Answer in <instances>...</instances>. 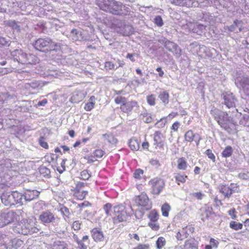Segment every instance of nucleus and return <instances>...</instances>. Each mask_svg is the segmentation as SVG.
Wrapping results in <instances>:
<instances>
[{"mask_svg":"<svg viewBox=\"0 0 249 249\" xmlns=\"http://www.w3.org/2000/svg\"><path fill=\"white\" fill-rule=\"evenodd\" d=\"M103 209L106 215L111 217L114 224L127 221L132 215V207L123 204L112 206L111 203H107L104 205Z\"/></svg>","mask_w":249,"mask_h":249,"instance_id":"f257e3e1","label":"nucleus"},{"mask_svg":"<svg viewBox=\"0 0 249 249\" xmlns=\"http://www.w3.org/2000/svg\"><path fill=\"white\" fill-rule=\"evenodd\" d=\"M97 4L100 9L114 15H126L130 11L128 7L115 0H98Z\"/></svg>","mask_w":249,"mask_h":249,"instance_id":"f03ea898","label":"nucleus"},{"mask_svg":"<svg viewBox=\"0 0 249 249\" xmlns=\"http://www.w3.org/2000/svg\"><path fill=\"white\" fill-rule=\"evenodd\" d=\"M33 46L36 50L45 53L60 51L62 47L61 43L55 42L48 37L38 38L33 43Z\"/></svg>","mask_w":249,"mask_h":249,"instance_id":"7ed1b4c3","label":"nucleus"},{"mask_svg":"<svg viewBox=\"0 0 249 249\" xmlns=\"http://www.w3.org/2000/svg\"><path fill=\"white\" fill-rule=\"evenodd\" d=\"M12 55L15 60L22 65H34L38 62V57L33 54H28L21 49L14 51Z\"/></svg>","mask_w":249,"mask_h":249,"instance_id":"20e7f679","label":"nucleus"},{"mask_svg":"<svg viewBox=\"0 0 249 249\" xmlns=\"http://www.w3.org/2000/svg\"><path fill=\"white\" fill-rule=\"evenodd\" d=\"M115 103L120 104V109L122 112L126 114H129L135 107H139L138 102L134 100L128 101L127 99L123 96H117L114 100Z\"/></svg>","mask_w":249,"mask_h":249,"instance_id":"39448f33","label":"nucleus"},{"mask_svg":"<svg viewBox=\"0 0 249 249\" xmlns=\"http://www.w3.org/2000/svg\"><path fill=\"white\" fill-rule=\"evenodd\" d=\"M135 202L137 206L140 207L144 211L150 210L152 207V203L145 193H142L136 196Z\"/></svg>","mask_w":249,"mask_h":249,"instance_id":"423d86ee","label":"nucleus"},{"mask_svg":"<svg viewBox=\"0 0 249 249\" xmlns=\"http://www.w3.org/2000/svg\"><path fill=\"white\" fill-rule=\"evenodd\" d=\"M165 137L160 131H156L153 134V146L158 151L164 150Z\"/></svg>","mask_w":249,"mask_h":249,"instance_id":"0eeeda50","label":"nucleus"},{"mask_svg":"<svg viewBox=\"0 0 249 249\" xmlns=\"http://www.w3.org/2000/svg\"><path fill=\"white\" fill-rule=\"evenodd\" d=\"M195 228L192 225H188L179 229L175 237L178 241H183L187 238L190 234L194 233Z\"/></svg>","mask_w":249,"mask_h":249,"instance_id":"6e6552de","label":"nucleus"},{"mask_svg":"<svg viewBox=\"0 0 249 249\" xmlns=\"http://www.w3.org/2000/svg\"><path fill=\"white\" fill-rule=\"evenodd\" d=\"M149 184L152 187V193L156 195H158L160 193L165 186L163 180L158 178L151 179L149 181Z\"/></svg>","mask_w":249,"mask_h":249,"instance_id":"1a4fd4ad","label":"nucleus"},{"mask_svg":"<svg viewBox=\"0 0 249 249\" xmlns=\"http://www.w3.org/2000/svg\"><path fill=\"white\" fill-rule=\"evenodd\" d=\"M238 88L242 89L244 93L249 96V76L244 75L237 78L235 82Z\"/></svg>","mask_w":249,"mask_h":249,"instance_id":"9d476101","label":"nucleus"},{"mask_svg":"<svg viewBox=\"0 0 249 249\" xmlns=\"http://www.w3.org/2000/svg\"><path fill=\"white\" fill-rule=\"evenodd\" d=\"M86 183L78 182L73 190V196L78 200H83L87 196L88 191H84L82 189L85 186Z\"/></svg>","mask_w":249,"mask_h":249,"instance_id":"9b49d317","label":"nucleus"},{"mask_svg":"<svg viewBox=\"0 0 249 249\" xmlns=\"http://www.w3.org/2000/svg\"><path fill=\"white\" fill-rule=\"evenodd\" d=\"M221 98L223 100L222 104H224L228 108L235 107L236 99L231 92L227 91L223 93L221 95Z\"/></svg>","mask_w":249,"mask_h":249,"instance_id":"f8f14e48","label":"nucleus"},{"mask_svg":"<svg viewBox=\"0 0 249 249\" xmlns=\"http://www.w3.org/2000/svg\"><path fill=\"white\" fill-rule=\"evenodd\" d=\"M21 226V232L24 235L31 234L38 231V229L35 227H33L28 220H24L21 222L20 224Z\"/></svg>","mask_w":249,"mask_h":249,"instance_id":"ddd939ff","label":"nucleus"},{"mask_svg":"<svg viewBox=\"0 0 249 249\" xmlns=\"http://www.w3.org/2000/svg\"><path fill=\"white\" fill-rule=\"evenodd\" d=\"M14 213L8 212L0 213V228L3 227L9 223H12L14 219Z\"/></svg>","mask_w":249,"mask_h":249,"instance_id":"4468645a","label":"nucleus"},{"mask_svg":"<svg viewBox=\"0 0 249 249\" xmlns=\"http://www.w3.org/2000/svg\"><path fill=\"white\" fill-rule=\"evenodd\" d=\"M39 220L43 224L53 222L55 220L54 214L50 211H46L41 213L39 216Z\"/></svg>","mask_w":249,"mask_h":249,"instance_id":"2eb2a0df","label":"nucleus"},{"mask_svg":"<svg viewBox=\"0 0 249 249\" xmlns=\"http://www.w3.org/2000/svg\"><path fill=\"white\" fill-rule=\"evenodd\" d=\"M1 200L3 204L7 206L15 205V201L13 198L11 192H4L1 196Z\"/></svg>","mask_w":249,"mask_h":249,"instance_id":"dca6fc26","label":"nucleus"},{"mask_svg":"<svg viewBox=\"0 0 249 249\" xmlns=\"http://www.w3.org/2000/svg\"><path fill=\"white\" fill-rule=\"evenodd\" d=\"M91 236L94 241L96 242H101L104 239L103 232L97 228L93 229L91 231Z\"/></svg>","mask_w":249,"mask_h":249,"instance_id":"f3484780","label":"nucleus"},{"mask_svg":"<svg viewBox=\"0 0 249 249\" xmlns=\"http://www.w3.org/2000/svg\"><path fill=\"white\" fill-rule=\"evenodd\" d=\"M174 177L178 185L185 183L188 179V176L185 173L181 172L174 173Z\"/></svg>","mask_w":249,"mask_h":249,"instance_id":"a211bd4d","label":"nucleus"},{"mask_svg":"<svg viewBox=\"0 0 249 249\" xmlns=\"http://www.w3.org/2000/svg\"><path fill=\"white\" fill-rule=\"evenodd\" d=\"M39 194V192L36 190H28L24 193L23 197L26 201H30L37 198Z\"/></svg>","mask_w":249,"mask_h":249,"instance_id":"6ab92c4d","label":"nucleus"},{"mask_svg":"<svg viewBox=\"0 0 249 249\" xmlns=\"http://www.w3.org/2000/svg\"><path fill=\"white\" fill-rule=\"evenodd\" d=\"M243 23L241 20L236 19L234 21L233 24L229 27V30L235 33L240 32L242 30Z\"/></svg>","mask_w":249,"mask_h":249,"instance_id":"aec40b11","label":"nucleus"},{"mask_svg":"<svg viewBox=\"0 0 249 249\" xmlns=\"http://www.w3.org/2000/svg\"><path fill=\"white\" fill-rule=\"evenodd\" d=\"M75 241L80 249H87L89 242V237L88 235L84 236L81 240H80L76 237Z\"/></svg>","mask_w":249,"mask_h":249,"instance_id":"412c9836","label":"nucleus"},{"mask_svg":"<svg viewBox=\"0 0 249 249\" xmlns=\"http://www.w3.org/2000/svg\"><path fill=\"white\" fill-rule=\"evenodd\" d=\"M177 168L179 170L185 171L188 167V164L184 157L179 158L177 160Z\"/></svg>","mask_w":249,"mask_h":249,"instance_id":"4be33fe9","label":"nucleus"},{"mask_svg":"<svg viewBox=\"0 0 249 249\" xmlns=\"http://www.w3.org/2000/svg\"><path fill=\"white\" fill-rule=\"evenodd\" d=\"M12 194L13 195V198L15 201V205L18 204L21 205L22 204L23 195L18 191L12 192Z\"/></svg>","mask_w":249,"mask_h":249,"instance_id":"5701e85b","label":"nucleus"},{"mask_svg":"<svg viewBox=\"0 0 249 249\" xmlns=\"http://www.w3.org/2000/svg\"><path fill=\"white\" fill-rule=\"evenodd\" d=\"M129 146L132 151H138L140 148V143L138 141L132 138L129 141Z\"/></svg>","mask_w":249,"mask_h":249,"instance_id":"b1692460","label":"nucleus"},{"mask_svg":"<svg viewBox=\"0 0 249 249\" xmlns=\"http://www.w3.org/2000/svg\"><path fill=\"white\" fill-rule=\"evenodd\" d=\"M171 210V206L167 202L164 203L161 207L162 215L165 217H168L169 212Z\"/></svg>","mask_w":249,"mask_h":249,"instance_id":"393cba45","label":"nucleus"},{"mask_svg":"<svg viewBox=\"0 0 249 249\" xmlns=\"http://www.w3.org/2000/svg\"><path fill=\"white\" fill-rule=\"evenodd\" d=\"M95 97L94 96H91L89 98V102L87 103L84 107V109L87 111L91 110L95 106Z\"/></svg>","mask_w":249,"mask_h":249,"instance_id":"a878e982","label":"nucleus"},{"mask_svg":"<svg viewBox=\"0 0 249 249\" xmlns=\"http://www.w3.org/2000/svg\"><path fill=\"white\" fill-rule=\"evenodd\" d=\"M103 137L111 144H115L118 142L117 138L111 133L103 134Z\"/></svg>","mask_w":249,"mask_h":249,"instance_id":"bb28decb","label":"nucleus"},{"mask_svg":"<svg viewBox=\"0 0 249 249\" xmlns=\"http://www.w3.org/2000/svg\"><path fill=\"white\" fill-rule=\"evenodd\" d=\"M195 136L193 130H189L184 134V140L187 142H191L194 141Z\"/></svg>","mask_w":249,"mask_h":249,"instance_id":"cd10ccee","label":"nucleus"},{"mask_svg":"<svg viewBox=\"0 0 249 249\" xmlns=\"http://www.w3.org/2000/svg\"><path fill=\"white\" fill-rule=\"evenodd\" d=\"M148 218L150 221L155 222L158 220L159 218V214L157 210L154 209L152 210L149 213Z\"/></svg>","mask_w":249,"mask_h":249,"instance_id":"c85d7f7f","label":"nucleus"},{"mask_svg":"<svg viewBox=\"0 0 249 249\" xmlns=\"http://www.w3.org/2000/svg\"><path fill=\"white\" fill-rule=\"evenodd\" d=\"M166 244V241L164 237H159L156 242V246L157 249H162Z\"/></svg>","mask_w":249,"mask_h":249,"instance_id":"c756f323","label":"nucleus"},{"mask_svg":"<svg viewBox=\"0 0 249 249\" xmlns=\"http://www.w3.org/2000/svg\"><path fill=\"white\" fill-rule=\"evenodd\" d=\"M164 46L167 50L172 52L175 50L178 47L176 44L169 40L165 41Z\"/></svg>","mask_w":249,"mask_h":249,"instance_id":"7c9ffc66","label":"nucleus"},{"mask_svg":"<svg viewBox=\"0 0 249 249\" xmlns=\"http://www.w3.org/2000/svg\"><path fill=\"white\" fill-rule=\"evenodd\" d=\"M220 192L225 196L229 197L232 194L231 190L227 186H222Z\"/></svg>","mask_w":249,"mask_h":249,"instance_id":"2f4dec72","label":"nucleus"},{"mask_svg":"<svg viewBox=\"0 0 249 249\" xmlns=\"http://www.w3.org/2000/svg\"><path fill=\"white\" fill-rule=\"evenodd\" d=\"M159 98L165 104H167L169 103V95L166 91L160 93L159 96Z\"/></svg>","mask_w":249,"mask_h":249,"instance_id":"473e14b6","label":"nucleus"},{"mask_svg":"<svg viewBox=\"0 0 249 249\" xmlns=\"http://www.w3.org/2000/svg\"><path fill=\"white\" fill-rule=\"evenodd\" d=\"M233 152V149L231 146H228L222 153V157L227 158L230 157Z\"/></svg>","mask_w":249,"mask_h":249,"instance_id":"72a5a7b5","label":"nucleus"},{"mask_svg":"<svg viewBox=\"0 0 249 249\" xmlns=\"http://www.w3.org/2000/svg\"><path fill=\"white\" fill-rule=\"evenodd\" d=\"M143 170L141 169H137L135 170L133 174V177L137 180L142 179L143 175Z\"/></svg>","mask_w":249,"mask_h":249,"instance_id":"f704fd0d","label":"nucleus"},{"mask_svg":"<svg viewBox=\"0 0 249 249\" xmlns=\"http://www.w3.org/2000/svg\"><path fill=\"white\" fill-rule=\"evenodd\" d=\"M104 68L106 71L116 70L115 64L111 61H106L105 62Z\"/></svg>","mask_w":249,"mask_h":249,"instance_id":"c9c22d12","label":"nucleus"},{"mask_svg":"<svg viewBox=\"0 0 249 249\" xmlns=\"http://www.w3.org/2000/svg\"><path fill=\"white\" fill-rule=\"evenodd\" d=\"M93 154L94 155V156L98 160V159L102 158L104 156L105 152L101 149H96L93 151Z\"/></svg>","mask_w":249,"mask_h":249,"instance_id":"e433bc0d","label":"nucleus"},{"mask_svg":"<svg viewBox=\"0 0 249 249\" xmlns=\"http://www.w3.org/2000/svg\"><path fill=\"white\" fill-rule=\"evenodd\" d=\"M230 227L231 228L234 230H238L242 228L243 225L240 223H238L235 221H232L230 222Z\"/></svg>","mask_w":249,"mask_h":249,"instance_id":"4c0bfd02","label":"nucleus"},{"mask_svg":"<svg viewBox=\"0 0 249 249\" xmlns=\"http://www.w3.org/2000/svg\"><path fill=\"white\" fill-rule=\"evenodd\" d=\"M84 159L87 161V163L89 164L92 163L97 160L93 154L86 155L84 157Z\"/></svg>","mask_w":249,"mask_h":249,"instance_id":"58836bf2","label":"nucleus"},{"mask_svg":"<svg viewBox=\"0 0 249 249\" xmlns=\"http://www.w3.org/2000/svg\"><path fill=\"white\" fill-rule=\"evenodd\" d=\"M40 173L44 177H48L50 175L51 171L50 169L45 166H41L39 169Z\"/></svg>","mask_w":249,"mask_h":249,"instance_id":"ea45409f","label":"nucleus"},{"mask_svg":"<svg viewBox=\"0 0 249 249\" xmlns=\"http://www.w3.org/2000/svg\"><path fill=\"white\" fill-rule=\"evenodd\" d=\"M10 96L8 92H0V104H3L9 98Z\"/></svg>","mask_w":249,"mask_h":249,"instance_id":"a19ab883","label":"nucleus"},{"mask_svg":"<svg viewBox=\"0 0 249 249\" xmlns=\"http://www.w3.org/2000/svg\"><path fill=\"white\" fill-rule=\"evenodd\" d=\"M38 143L40 146L44 149H48L49 148V145L45 141V139L44 137L41 136L38 139Z\"/></svg>","mask_w":249,"mask_h":249,"instance_id":"79ce46f5","label":"nucleus"},{"mask_svg":"<svg viewBox=\"0 0 249 249\" xmlns=\"http://www.w3.org/2000/svg\"><path fill=\"white\" fill-rule=\"evenodd\" d=\"M67 160L63 159L60 163V166H58L56 167L57 171L60 173H62L66 169L65 163Z\"/></svg>","mask_w":249,"mask_h":249,"instance_id":"37998d69","label":"nucleus"},{"mask_svg":"<svg viewBox=\"0 0 249 249\" xmlns=\"http://www.w3.org/2000/svg\"><path fill=\"white\" fill-rule=\"evenodd\" d=\"M91 206V204L88 201H85L83 202L78 204L77 206V208L79 209L80 212H81L84 208Z\"/></svg>","mask_w":249,"mask_h":249,"instance_id":"c03bdc74","label":"nucleus"},{"mask_svg":"<svg viewBox=\"0 0 249 249\" xmlns=\"http://www.w3.org/2000/svg\"><path fill=\"white\" fill-rule=\"evenodd\" d=\"M81 178L83 180H87L90 177L91 175L89 171L87 170H84L81 172Z\"/></svg>","mask_w":249,"mask_h":249,"instance_id":"a18cd8bd","label":"nucleus"},{"mask_svg":"<svg viewBox=\"0 0 249 249\" xmlns=\"http://www.w3.org/2000/svg\"><path fill=\"white\" fill-rule=\"evenodd\" d=\"M146 100L148 104L150 106H154L156 104L155 96L153 94L147 96L146 97Z\"/></svg>","mask_w":249,"mask_h":249,"instance_id":"49530a36","label":"nucleus"},{"mask_svg":"<svg viewBox=\"0 0 249 249\" xmlns=\"http://www.w3.org/2000/svg\"><path fill=\"white\" fill-rule=\"evenodd\" d=\"M81 225L82 222L80 221H75L72 223L71 228L74 231H78L81 229Z\"/></svg>","mask_w":249,"mask_h":249,"instance_id":"de8ad7c7","label":"nucleus"},{"mask_svg":"<svg viewBox=\"0 0 249 249\" xmlns=\"http://www.w3.org/2000/svg\"><path fill=\"white\" fill-rule=\"evenodd\" d=\"M154 23L159 27H161L163 25V20L160 16H157L155 18Z\"/></svg>","mask_w":249,"mask_h":249,"instance_id":"09e8293b","label":"nucleus"},{"mask_svg":"<svg viewBox=\"0 0 249 249\" xmlns=\"http://www.w3.org/2000/svg\"><path fill=\"white\" fill-rule=\"evenodd\" d=\"M205 154L210 160H211L213 161H215V156L213 153L211 149H207L205 151Z\"/></svg>","mask_w":249,"mask_h":249,"instance_id":"8fccbe9b","label":"nucleus"},{"mask_svg":"<svg viewBox=\"0 0 249 249\" xmlns=\"http://www.w3.org/2000/svg\"><path fill=\"white\" fill-rule=\"evenodd\" d=\"M184 247L187 249H193L195 247L193 242L191 240H186L184 243Z\"/></svg>","mask_w":249,"mask_h":249,"instance_id":"3c124183","label":"nucleus"},{"mask_svg":"<svg viewBox=\"0 0 249 249\" xmlns=\"http://www.w3.org/2000/svg\"><path fill=\"white\" fill-rule=\"evenodd\" d=\"M7 24L8 26L13 29H17L19 27L15 20H9L7 21Z\"/></svg>","mask_w":249,"mask_h":249,"instance_id":"603ef678","label":"nucleus"},{"mask_svg":"<svg viewBox=\"0 0 249 249\" xmlns=\"http://www.w3.org/2000/svg\"><path fill=\"white\" fill-rule=\"evenodd\" d=\"M148 226L151 228L152 230L157 231L160 229V226L159 224L155 223L154 222H150L148 223Z\"/></svg>","mask_w":249,"mask_h":249,"instance_id":"864d4df0","label":"nucleus"},{"mask_svg":"<svg viewBox=\"0 0 249 249\" xmlns=\"http://www.w3.org/2000/svg\"><path fill=\"white\" fill-rule=\"evenodd\" d=\"M225 2L222 3V2H219V4L221 5H222L223 7L228 8L231 5V1L232 0H223Z\"/></svg>","mask_w":249,"mask_h":249,"instance_id":"5fc2aeb1","label":"nucleus"},{"mask_svg":"<svg viewBox=\"0 0 249 249\" xmlns=\"http://www.w3.org/2000/svg\"><path fill=\"white\" fill-rule=\"evenodd\" d=\"M165 118L166 117L162 118L160 119V121H158L156 125H158L157 127L158 128H162L167 123V122L165 121L164 122H162V120Z\"/></svg>","mask_w":249,"mask_h":249,"instance_id":"6e6d98bb","label":"nucleus"},{"mask_svg":"<svg viewBox=\"0 0 249 249\" xmlns=\"http://www.w3.org/2000/svg\"><path fill=\"white\" fill-rule=\"evenodd\" d=\"M179 125V123L178 121H176L171 126V129L174 132H177L178 130Z\"/></svg>","mask_w":249,"mask_h":249,"instance_id":"4d7b16f0","label":"nucleus"},{"mask_svg":"<svg viewBox=\"0 0 249 249\" xmlns=\"http://www.w3.org/2000/svg\"><path fill=\"white\" fill-rule=\"evenodd\" d=\"M149 248L150 246L148 244H139L136 248H134L133 249H149Z\"/></svg>","mask_w":249,"mask_h":249,"instance_id":"13d9d810","label":"nucleus"},{"mask_svg":"<svg viewBox=\"0 0 249 249\" xmlns=\"http://www.w3.org/2000/svg\"><path fill=\"white\" fill-rule=\"evenodd\" d=\"M238 176L240 178L243 179H248L249 178V172H247V173H241L238 175Z\"/></svg>","mask_w":249,"mask_h":249,"instance_id":"bf43d9fd","label":"nucleus"},{"mask_svg":"<svg viewBox=\"0 0 249 249\" xmlns=\"http://www.w3.org/2000/svg\"><path fill=\"white\" fill-rule=\"evenodd\" d=\"M236 213V211L235 209H231L228 211L229 214L231 216V218L233 219H235L236 218V216L235 214Z\"/></svg>","mask_w":249,"mask_h":249,"instance_id":"052dcab7","label":"nucleus"},{"mask_svg":"<svg viewBox=\"0 0 249 249\" xmlns=\"http://www.w3.org/2000/svg\"><path fill=\"white\" fill-rule=\"evenodd\" d=\"M48 103V101L46 99H44L41 101L38 102L37 105L38 107L45 106Z\"/></svg>","mask_w":249,"mask_h":249,"instance_id":"680f3d73","label":"nucleus"},{"mask_svg":"<svg viewBox=\"0 0 249 249\" xmlns=\"http://www.w3.org/2000/svg\"><path fill=\"white\" fill-rule=\"evenodd\" d=\"M193 196L198 199H201L203 195L201 192H197L194 194Z\"/></svg>","mask_w":249,"mask_h":249,"instance_id":"e2e57ef3","label":"nucleus"},{"mask_svg":"<svg viewBox=\"0 0 249 249\" xmlns=\"http://www.w3.org/2000/svg\"><path fill=\"white\" fill-rule=\"evenodd\" d=\"M142 147L144 149L148 150L149 143L147 141L144 142L142 143Z\"/></svg>","mask_w":249,"mask_h":249,"instance_id":"0e129e2a","label":"nucleus"},{"mask_svg":"<svg viewBox=\"0 0 249 249\" xmlns=\"http://www.w3.org/2000/svg\"><path fill=\"white\" fill-rule=\"evenodd\" d=\"M156 71L159 72V76L160 77H162L164 75V72L162 70L161 68L160 67H158L156 69Z\"/></svg>","mask_w":249,"mask_h":249,"instance_id":"69168bd1","label":"nucleus"},{"mask_svg":"<svg viewBox=\"0 0 249 249\" xmlns=\"http://www.w3.org/2000/svg\"><path fill=\"white\" fill-rule=\"evenodd\" d=\"M178 115V112H172L168 115V117L171 119H173Z\"/></svg>","mask_w":249,"mask_h":249,"instance_id":"338daca9","label":"nucleus"},{"mask_svg":"<svg viewBox=\"0 0 249 249\" xmlns=\"http://www.w3.org/2000/svg\"><path fill=\"white\" fill-rule=\"evenodd\" d=\"M200 168L198 166H196L194 170L195 175H198L200 172Z\"/></svg>","mask_w":249,"mask_h":249,"instance_id":"774afa93","label":"nucleus"}]
</instances>
